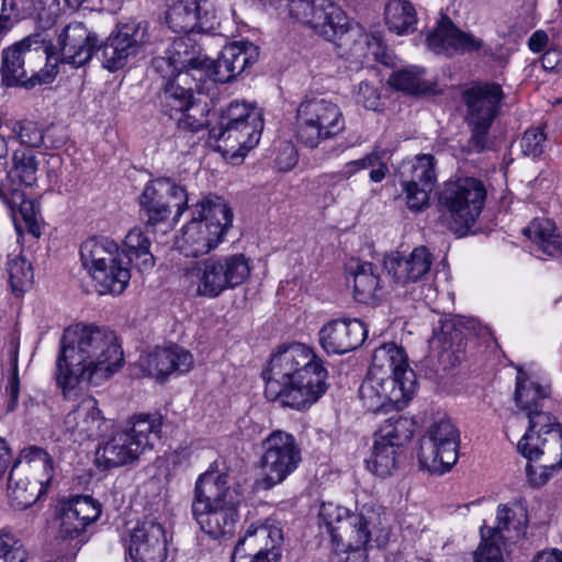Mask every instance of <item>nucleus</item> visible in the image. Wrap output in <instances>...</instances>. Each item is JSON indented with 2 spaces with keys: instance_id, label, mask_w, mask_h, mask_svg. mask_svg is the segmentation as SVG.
<instances>
[{
  "instance_id": "59",
  "label": "nucleus",
  "mask_w": 562,
  "mask_h": 562,
  "mask_svg": "<svg viewBox=\"0 0 562 562\" xmlns=\"http://www.w3.org/2000/svg\"><path fill=\"white\" fill-rule=\"evenodd\" d=\"M297 162V154L293 145L285 143L279 148L276 166L280 171H289Z\"/></svg>"
},
{
  "instance_id": "31",
  "label": "nucleus",
  "mask_w": 562,
  "mask_h": 562,
  "mask_svg": "<svg viewBox=\"0 0 562 562\" xmlns=\"http://www.w3.org/2000/svg\"><path fill=\"white\" fill-rule=\"evenodd\" d=\"M462 98L467 106L465 120L493 123L499 112L504 92L499 85L486 82L467 89Z\"/></svg>"
},
{
  "instance_id": "30",
  "label": "nucleus",
  "mask_w": 562,
  "mask_h": 562,
  "mask_svg": "<svg viewBox=\"0 0 562 562\" xmlns=\"http://www.w3.org/2000/svg\"><path fill=\"white\" fill-rule=\"evenodd\" d=\"M211 5L205 0H179L166 12L165 20L175 33L206 32L213 27Z\"/></svg>"
},
{
  "instance_id": "54",
  "label": "nucleus",
  "mask_w": 562,
  "mask_h": 562,
  "mask_svg": "<svg viewBox=\"0 0 562 562\" xmlns=\"http://www.w3.org/2000/svg\"><path fill=\"white\" fill-rule=\"evenodd\" d=\"M29 553L13 536H0V562H25Z\"/></svg>"
},
{
  "instance_id": "62",
  "label": "nucleus",
  "mask_w": 562,
  "mask_h": 562,
  "mask_svg": "<svg viewBox=\"0 0 562 562\" xmlns=\"http://www.w3.org/2000/svg\"><path fill=\"white\" fill-rule=\"evenodd\" d=\"M376 162H374V167H369L370 169V180L374 183L381 182L389 172V168L385 162H383L382 157L379 153H376Z\"/></svg>"
},
{
  "instance_id": "4",
  "label": "nucleus",
  "mask_w": 562,
  "mask_h": 562,
  "mask_svg": "<svg viewBox=\"0 0 562 562\" xmlns=\"http://www.w3.org/2000/svg\"><path fill=\"white\" fill-rule=\"evenodd\" d=\"M319 526L330 536L333 549L359 547L376 533L379 543L386 538L385 517L381 506L361 505L357 513L334 503H323L318 513Z\"/></svg>"
},
{
  "instance_id": "34",
  "label": "nucleus",
  "mask_w": 562,
  "mask_h": 562,
  "mask_svg": "<svg viewBox=\"0 0 562 562\" xmlns=\"http://www.w3.org/2000/svg\"><path fill=\"white\" fill-rule=\"evenodd\" d=\"M282 540L283 536L280 528L268 524H251L237 541L235 548L244 549L246 552L271 555V560H279L281 558L280 546Z\"/></svg>"
},
{
  "instance_id": "29",
  "label": "nucleus",
  "mask_w": 562,
  "mask_h": 562,
  "mask_svg": "<svg viewBox=\"0 0 562 562\" xmlns=\"http://www.w3.org/2000/svg\"><path fill=\"white\" fill-rule=\"evenodd\" d=\"M367 335V326L360 319H334L319 330V342L328 355H344L360 347Z\"/></svg>"
},
{
  "instance_id": "16",
  "label": "nucleus",
  "mask_w": 562,
  "mask_h": 562,
  "mask_svg": "<svg viewBox=\"0 0 562 562\" xmlns=\"http://www.w3.org/2000/svg\"><path fill=\"white\" fill-rule=\"evenodd\" d=\"M261 128L258 113L246 103L233 101L221 112L218 126L211 128L210 135L231 149L249 150L258 144Z\"/></svg>"
},
{
  "instance_id": "6",
  "label": "nucleus",
  "mask_w": 562,
  "mask_h": 562,
  "mask_svg": "<svg viewBox=\"0 0 562 562\" xmlns=\"http://www.w3.org/2000/svg\"><path fill=\"white\" fill-rule=\"evenodd\" d=\"M232 222V210L222 198L203 196L192 206L191 221L182 227L177 247L186 257L206 255L222 243Z\"/></svg>"
},
{
  "instance_id": "19",
  "label": "nucleus",
  "mask_w": 562,
  "mask_h": 562,
  "mask_svg": "<svg viewBox=\"0 0 562 562\" xmlns=\"http://www.w3.org/2000/svg\"><path fill=\"white\" fill-rule=\"evenodd\" d=\"M140 216L146 226L165 222L171 207H177L176 217L188 209V193L184 187L169 178H158L146 184L139 196Z\"/></svg>"
},
{
  "instance_id": "23",
  "label": "nucleus",
  "mask_w": 562,
  "mask_h": 562,
  "mask_svg": "<svg viewBox=\"0 0 562 562\" xmlns=\"http://www.w3.org/2000/svg\"><path fill=\"white\" fill-rule=\"evenodd\" d=\"M414 392L403 385H397L396 380L379 378L368 372L366 380L359 389V396L363 406L371 412L397 409L406 406Z\"/></svg>"
},
{
  "instance_id": "38",
  "label": "nucleus",
  "mask_w": 562,
  "mask_h": 562,
  "mask_svg": "<svg viewBox=\"0 0 562 562\" xmlns=\"http://www.w3.org/2000/svg\"><path fill=\"white\" fill-rule=\"evenodd\" d=\"M551 395L549 384L540 382L527 376L525 372L518 370L516 378L515 402L517 406L526 412L543 408L544 401Z\"/></svg>"
},
{
  "instance_id": "10",
  "label": "nucleus",
  "mask_w": 562,
  "mask_h": 562,
  "mask_svg": "<svg viewBox=\"0 0 562 562\" xmlns=\"http://www.w3.org/2000/svg\"><path fill=\"white\" fill-rule=\"evenodd\" d=\"M249 274L250 266L243 254L211 257L188 269L191 281L196 283V294L211 299L243 284Z\"/></svg>"
},
{
  "instance_id": "33",
  "label": "nucleus",
  "mask_w": 562,
  "mask_h": 562,
  "mask_svg": "<svg viewBox=\"0 0 562 562\" xmlns=\"http://www.w3.org/2000/svg\"><path fill=\"white\" fill-rule=\"evenodd\" d=\"M40 35H30L4 48L1 53V78L8 87L30 86L33 87L38 80L32 77L25 81L26 70L24 68V56L31 52L33 45L40 44Z\"/></svg>"
},
{
  "instance_id": "46",
  "label": "nucleus",
  "mask_w": 562,
  "mask_h": 562,
  "mask_svg": "<svg viewBox=\"0 0 562 562\" xmlns=\"http://www.w3.org/2000/svg\"><path fill=\"white\" fill-rule=\"evenodd\" d=\"M414 431V420L396 414L380 425L374 434V438L402 449V447L412 439Z\"/></svg>"
},
{
  "instance_id": "47",
  "label": "nucleus",
  "mask_w": 562,
  "mask_h": 562,
  "mask_svg": "<svg viewBox=\"0 0 562 562\" xmlns=\"http://www.w3.org/2000/svg\"><path fill=\"white\" fill-rule=\"evenodd\" d=\"M401 449L392 443L374 438L371 457L367 460L368 469L380 477L393 474L397 469Z\"/></svg>"
},
{
  "instance_id": "9",
  "label": "nucleus",
  "mask_w": 562,
  "mask_h": 562,
  "mask_svg": "<svg viewBox=\"0 0 562 562\" xmlns=\"http://www.w3.org/2000/svg\"><path fill=\"white\" fill-rule=\"evenodd\" d=\"M485 199V187L475 178L448 181L438 198L441 218L453 234L464 236L479 218Z\"/></svg>"
},
{
  "instance_id": "60",
  "label": "nucleus",
  "mask_w": 562,
  "mask_h": 562,
  "mask_svg": "<svg viewBox=\"0 0 562 562\" xmlns=\"http://www.w3.org/2000/svg\"><path fill=\"white\" fill-rule=\"evenodd\" d=\"M271 555L257 554L256 552H246L244 549L234 548L232 552V562H278L271 560Z\"/></svg>"
},
{
  "instance_id": "24",
  "label": "nucleus",
  "mask_w": 562,
  "mask_h": 562,
  "mask_svg": "<svg viewBox=\"0 0 562 562\" xmlns=\"http://www.w3.org/2000/svg\"><path fill=\"white\" fill-rule=\"evenodd\" d=\"M64 426L70 440L78 443L98 439L108 430L106 419L99 408L98 401L92 396L83 397L66 415Z\"/></svg>"
},
{
  "instance_id": "42",
  "label": "nucleus",
  "mask_w": 562,
  "mask_h": 562,
  "mask_svg": "<svg viewBox=\"0 0 562 562\" xmlns=\"http://www.w3.org/2000/svg\"><path fill=\"white\" fill-rule=\"evenodd\" d=\"M544 254L559 256L561 250L560 235L557 233L554 223L548 218L533 220L522 231Z\"/></svg>"
},
{
  "instance_id": "61",
  "label": "nucleus",
  "mask_w": 562,
  "mask_h": 562,
  "mask_svg": "<svg viewBox=\"0 0 562 562\" xmlns=\"http://www.w3.org/2000/svg\"><path fill=\"white\" fill-rule=\"evenodd\" d=\"M366 43L370 54H372L376 60L383 61L385 44L382 37L378 34L366 35Z\"/></svg>"
},
{
  "instance_id": "37",
  "label": "nucleus",
  "mask_w": 562,
  "mask_h": 562,
  "mask_svg": "<svg viewBox=\"0 0 562 562\" xmlns=\"http://www.w3.org/2000/svg\"><path fill=\"white\" fill-rule=\"evenodd\" d=\"M172 78L167 80L161 92L159 101L164 111L170 116L173 112L178 113L192 104L196 98L193 95L192 87H186L188 81L187 75H170Z\"/></svg>"
},
{
  "instance_id": "63",
  "label": "nucleus",
  "mask_w": 562,
  "mask_h": 562,
  "mask_svg": "<svg viewBox=\"0 0 562 562\" xmlns=\"http://www.w3.org/2000/svg\"><path fill=\"white\" fill-rule=\"evenodd\" d=\"M548 42V35L543 31H536L529 38L528 45L529 48L538 53L542 50Z\"/></svg>"
},
{
  "instance_id": "18",
  "label": "nucleus",
  "mask_w": 562,
  "mask_h": 562,
  "mask_svg": "<svg viewBox=\"0 0 562 562\" xmlns=\"http://www.w3.org/2000/svg\"><path fill=\"white\" fill-rule=\"evenodd\" d=\"M286 7L293 19L308 25L329 42L351 27L346 12L333 0H288Z\"/></svg>"
},
{
  "instance_id": "5",
  "label": "nucleus",
  "mask_w": 562,
  "mask_h": 562,
  "mask_svg": "<svg viewBox=\"0 0 562 562\" xmlns=\"http://www.w3.org/2000/svg\"><path fill=\"white\" fill-rule=\"evenodd\" d=\"M526 416L529 425L517 449L529 461L542 460L539 476L531 465L526 469L529 481L533 485H542L562 468V426L542 408L529 411Z\"/></svg>"
},
{
  "instance_id": "64",
  "label": "nucleus",
  "mask_w": 562,
  "mask_h": 562,
  "mask_svg": "<svg viewBox=\"0 0 562 562\" xmlns=\"http://www.w3.org/2000/svg\"><path fill=\"white\" fill-rule=\"evenodd\" d=\"M531 562H562V552L554 549L538 553Z\"/></svg>"
},
{
  "instance_id": "21",
  "label": "nucleus",
  "mask_w": 562,
  "mask_h": 562,
  "mask_svg": "<svg viewBox=\"0 0 562 562\" xmlns=\"http://www.w3.org/2000/svg\"><path fill=\"white\" fill-rule=\"evenodd\" d=\"M128 562H166L168 539L165 527L155 518L138 521L130 532Z\"/></svg>"
},
{
  "instance_id": "27",
  "label": "nucleus",
  "mask_w": 562,
  "mask_h": 562,
  "mask_svg": "<svg viewBox=\"0 0 562 562\" xmlns=\"http://www.w3.org/2000/svg\"><path fill=\"white\" fill-rule=\"evenodd\" d=\"M408 359L403 348L394 342L383 344L376 348L372 356L369 373L379 378L394 379L397 385L415 392L416 375L408 367Z\"/></svg>"
},
{
  "instance_id": "55",
  "label": "nucleus",
  "mask_w": 562,
  "mask_h": 562,
  "mask_svg": "<svg viewBox=\"0 0 562 562\" xmlns=\"http://www.w3.org/2000/svg\"><path fill=\"white\" fill-rule=\"evenodd\" d=\"M13 131L22 145L29 147H40L44 143L43 130L35 122H20L14 126Z\"/></svg>"
},
{
  "instance_id": "14",
  "label": "nucleus",
  "mask_w": 562,
  "mask_h": 562,
  "mask_svg": "<svg viewBox=\"0 0 562 562\" xmlns=\"http://www.w3.org/2000/svg\"><path fill=\"white\" fill-rule=\"evenodd\" d=\"M262 454L259 468L262 472L260 486L265 490L282 483L299 467L301 449L293 435L272 431L261 443Z\"/></svg>"
},
{
  "instance_id": "57",
  "label": "nucleus",
  "mask_w": 562,
  "mask_h": 562,
  "mask_svg": "<svg viewBox=\"0 0 562 562\" xmlns=\"http://www.w3.org/2000/svg\"><path fill=\"white\" fill-rule=\"evenodd\" d=\"M356 100L366 109L374 110L378 106L379 92L376 88L368 81H361L358 85Z\"/></svg>"
},
{
  "instance_id": "49",
  "label": "nucleus",
  "mask_w": 562,
  "mask_h": 562,
  "mask_svg": "<svg viewBox=\"0 0 562 562\" xmlns=\"http://www.w3.org/2000/svg\"><path fill=\"white\" fill-rule=\"evenodd\" d=\"M390 85L412 94H424L432 91L431 83L425 78V69L409 66L400 69L390 77Z\"/></svg>"
},
{
  "instance_id": "20",
  "label": "nucleus",
  "mask_w": 562,
  "mask_h": 562,
  "mask_svg": "<svg viewBox=\"0 0 562 562\" xmlns=\"http://www.w3.org/2000/svg\"><path fill=\"white\" fill-rule=\"evenodd\" d=\"M397 177L408 209L420 211L428 205L429 193L437 184L436 159L430 154H423L404 160Z\"/></svg>"
},
{
  "instance_id": "12",
  "label": "nucleus",
  "mask_w": 562,
  "mask_h": 562,
  "mask_svg": "<svg viewBox=\"0 0 562 562\" xmlns=\"http://www.w3.org/2000/svg\"><path fill=\"white\" fill-rule=\"evenodd\" d=\"M527 525V508L521 502L498 505L496 525L481 527L482 542L474 553V562H504L501 546L520 539Z\"/></svg>"
},
{
  "instance_id": "58",
  "label": "nucleus",
  "mask_w": 562,
  "mask_h": 562,
  "mask_svg": "<svg viewBox=\"0 0 562 562\" xmlns=\"http://www.w3.org/2000/svg\"><path fill=\"white\" fill-rule=\"evenodd\" d=\"M9 154V147L5 138L0 135V200L5 198L9 194V191L11 189H14L15 187H12L10 182L5 180L7 176V157Z\"/></svg>"
},
{
  "instance_id": "56",
  "label": "nucleus",
  "mask_w": 562,
  "mask_h": 562,
  "mask_svg": "<svg viewBox=\"0 0 562 562\" xmlns=\"http://www.w3.org/2000/svg\"><path fill=\"white\" fill-rule=\"evenodd\" d=\"M389 540V530L386 529V538L383 542L379 543L376 540V533L370 536L366 543L360 544L359 547L350 546L345 547L344 549H333L336 553H347L345 562H368V549H371L373 546L381 548L386 544Z\"/></svg>"
},
{
  "instance_id": "39",
  "label": "nucleus",
  "mask_w": 562,
  "mask_h": 562,
  "mask_svg": "<svg viewBox=\"0 0 562 562\" xmlns=\"http://www.w3.org/2000/svg\"><path fill=\"white\" fill-rule=\"evenodd\" d=\"M150 241L139 227L132 228L124 239V247L120 250L122 258L133 265L139 272L149 271L155 263L150 250Z\"/></svg>"
},
{
  "instance_id": "8",
  "label": "nucleus",
  "mask_w": 562,
  "mask_h": 562,
  "mask_svg": "<svg viewBox=\"0 0 562 562\" xmlns=\"http://www.w3.org/2000/svg\"><path fill=\"white\" fill-rule=\"evenodd\" d=\"M80 260L99 294L117 295L127 288L131 280L130 263L122 258L113 240L87 239L80 246Z\"/></svg>"
},
{
  "instance_id": "26",
  "label": "nucleus",
  "mask_w": 562,
  "mask_h": 562,
  "mask_svg": "<svg viewBox=\"0 0 562 562\" xmlns=\"http://www.w3.org/2000/svg\"><path fill=\"white\" fill-rule=\"evenodd\" d=\"M258 47L249 42H233L226 45L216 60L210 59L206 77L214 82H229L243 74L258 59Z\"/></svg>"
},
{
  "instance_id": "2",
  "label": "nucleus",
  "mask_w": 562,
  "mask_h": 562,
  "mask_svg": "<svg viewBox=\"0 0 562 562\" xmlns=\"http://www.w3.org/2000/svg\"><path fill=\"white\" fill-rule=\"evenodd\" d=\"M327 376L322 359L311 348L284 346L271 356L263 371L265 395L284 407L303 411L325 394Z\"/></svg>"
},
{
  "instance_id": "7",
  "label": "nucleus",
  "mask_w": 562,
  "mask_h": 562,
  "mask_svg": "<svg viewBox=\"0 0 562 562\" xmlns=\"http://www.w3.org/2000/svg\"><path fill=\"white\" fill-rule=\"evenodd\" d=\"M160 431L159 415H135L124 429L116 431L97 449V467L100 470H110L134 462L145 450L153 448Z\"/></svg>"
},
{
  "instance_id": "36",
  "label": "nucleus",
  "mask_w": 562,
  "mask_h": 562,
  "mask_svg": "<svg viewBox=\"0 0 562 562\" xmlns=\"http://www.w3.org/2000/svg\"><path fill=\"white\" fill-rule=\"evenodd\" d=\"M22 472L43 485L46 491L54 476V462L52 457L42 448L32 446L22 450L16 462Z\"/></svg>"
},
{
  "instance_id": "28",
  "label": "nucleus",
  "mask_w": 562,
  "mask_h": 562,
  "mask_svg": "<svg viewBox=\"0 0 562 562\" xmlns=\"http://www.w3.org/2000/svg\"><path fill=\"white\" fill-rule=\"evenodd\" d=\"M428 47L436 54L452 55L482 52L491 55L492 49L484 42L470 33L458 29L449 19H443L427 36Z\"/></svg>"
},
{
  "instance_id": "35",
  "label": "nucleus",
  "mask_w": 562,
  "mask_h": 562,
  "mask_svg": "<svg viewBox=\"0 0 562 562\" xmlns=\"http://www.w3.org/2000/svg\"><path fill=\"white\" fill-rule=\"evenodd\" d=\"M100 514V506L90 496H77L63 507L60 531L65 537L76 538Z\"/></svg>"
},
{
  "instance_id": "25",
  "label": "nucleus",
  "mask_w": 562,
  "mask_h": 562,
  "mask_svg": "<svg viewBox=\"0 0 562 562\" xmlns=\"http://www.w3.org/2000/svg\"><path fill=\"white\" fill-rule=\"evenodd\" d=\"M432 261L430 250L418 246L411 252H391L384 258V268L396 284L407 285L424 280L430 272Z\"/></svg>"
},
{
  "instance_id": "32",
  "label": "nucleus",
  "mask_w": 562,
  "mask_h": 562,
  "mask_svg": "<svg viewBox=\"0 0 562 562\" xmlns=\"http://www.w3.org/2000/svg\"><path fill=\"white\" fill-rule=\"evenodd\" d=\"M142 366L148 375L165 379L172 373H187L193 367V356L184 348L170 345L164 348H157L148 353L143 360Z\"/></svg>"
},
{
  "instance_id": "15",
  "label": "nucleus",
  "mask_w": 562,
  "mask_h": 562,
  "mask_svg": "<svg viewBox=\"0 0 562 562\" xmlns=\"http://www.w3.org/2000/svg\"><path fill=\"white\" fill-rule=\"evenodd\" d=\"M460 432L450 418L430 424L420 439L418 459L422 468L434 473L449 471L458 461Z\"/></svg>"
},
{
  "instance_id": "53",
  "label": "nucleus",
  "mask_w": 562,
  "mask_h": 562,
  "mask_svg": "<svg viewBox=\"0 0 562 562\" xmlns=\"http://www.w3.org/2000/svg\"><path fill=\"white\" fill-rule=\"evenodd\" d=\"M519 145L524 156L533 159L540 157L547 148V135L543 127L528 128L522 134Z\"/></svg>"
},
{
  "instance_id": "51",
  "label": "nucleus",
  "mask_w": 562,
  "mask_h": 562,
  "mask_svg": "<svg viewBox=\"0 0 562 562\" xmlns=\"http://www.w3.org/2000/svg\"><path fill=\"white\" fill-rule=\"evenodd\" d=\"M7 271L12 291L20 295L31 288L33 283V269L31 263L22 256L9 258Z\"/></svg>"
},
{
  "instance_id": "50",
  "label": "nucleus",
  "mask_w": 562,
  "mask_h": 562,
  "mask_svg": "<svg viewBox=\"0 0 562 562\" xmlns=\"http://www.w3.org/2000/svg\"><path fill=\"white\" fill-rule=\"evenodd\" d=\"M177 127L182 132L198 133L210 125V106L206 101L195 100L187 109L179 112Z\"/></svg>"
},
{
  "instance_id": "48",
  "label": "nucleus",
  "mask_w": 562,
  "mask_h": 562,
  "mask_svg": "<svg viewBox=\"0 0 562 562\" xmlns=\"http://www.w3.org/2000/svg\"><path fill=\"white\" fill-rule=\"evenodd\" d=\"M10 210L15 218L19 213L25 223L27 231L35 237L41 235L40 224L37 222V210L33 200L26 199L25 194L18 187L11 189L9 194L1 200Z\"/></svg>"
},
{
  "instance_id": "52",
  "label": "nucleus",
  "mask_w": 562,
  "mask_h": 562,
  "mask_svg": "<svg viewBox=\"0 0 562 562\" xmlns=\"http://www.w3.org/2000/svg\"><path fill=\"white\" fill-rule=\"evenodd\" d=\"M471 135L467 143L462 145V151L465 154H479L488 148V134L493 123L491 122H474L465 120Z\"/></svg>"
},
{
  "instance_id": "43",
  "label": "nucleus",
  "mask_w": 562,
  "mask_h": 562,
  "mask_svg": "<svg viewBox=\"0 0 562 562\" xmlns=\"http://www.w3.org/2000/svg\"><path fill=\"white\" fill-rule=\"evenodd\" d=\"M38 161L31 149H16L12 156V167L7 171L5 180L16 187H31L37 181Z\"/></svg>"
},
{
  "instance_id": "11",
  "label": "nucleus",
  "mask_w": 562,
  "mask_h": 562,
  "mask_svg": "<svg viewBox=\"0 0 562 562\" xmlns=\"http://www.w3.org/2000/svg\"><path fill=\"white\" fill-rule=\"evenodd\" d=\"M345 117L340 108L326 99H310L301 102L296 110L295 137L308 148L339 135L345 130Z\"/></svg>"
},
{
  "instance_id": "3",
  "label": "nucleus",
  "mask_w": 562,
  "mask_h": 562,
  "mask_svg": "<svg viewBox=\"0 0 562 562\" xmlns=\"http://www.w3.org/2000/svg\"><path fill=\"white\" fill-rule=\"evenodd\" d=\"M239 503L227 473H217L211 468L196 480L192 516L204 533L213 539H225L236 529Z\"/></svg>"
},
{
  "instance_id": "40",
  "label": "nucleus",
  "mask_w": 562,
  "mask_h": 562,
  "mask_svg": "<svg viewBox=\"0 0 562 562\" xmlns=\"http://www.w3.org/2000/svg\"><path fill=\"white\" fill-rule=\"evenodd\" d=\"M8 481L11 497L22 508L33 505L46 493L43 485L35 482L31 475L22 472V469L16 463L11 469Z\"/></svg>"
},
{
  "instance_id": "13",
  "label": "nucleus",
  "mask_w": 562,
  "mask_h": 562,
  "mask_svg": "<svg viewBox=\"0 0 562 562\" xmlns=\"http://www.w3.org/2000/svg\"><path fill=\"white\" fill-rule=\"evenodd\" d=\"M150 25L145 20L119 23L97 53L102 66L110 71L123 68L131 58L144 54L151 45Z\"/></svg>"
},
{
  "instance_id": "45",
  "label": "nucleus",
  "mask_w": 562,
  "mask_h": 562,
  "mask_svg": "<svg viewBox=\"0 0 562 562\" xmlns=\"http://www.w3.org/2000/svg\"><path fill=\"white\" fill-rule=\"evenodd\" d=\"M467 328L461 319L442 317L434 327L430 342L438 345L445 352L460 349L462 341L467 338Z\"/></svg>"
},
{
  "instance_id": "44",
  "label": "nucleus",
  "mask_w": 562,
  "mask_h": 562,
  "mask_svg": "<svg viewBox=\"0 0 562 562\" xmlns=\"http://www.w3.org/2000/svg\"><path fill=\"white\" fill-rule=\"evenodd\" d=\"M384 16L389 29L398 35L412 33L416 29V11L409 1H389L384 9Z\"/></svg>"
},
{
  "instance_id": "22",
  "label": "nucleus",
  "mask_w": 562,
  "mask_h": 562,
  "mask_svg": "<svg viewBox=\"0 0 562 562\" xmlns=\"http://www.w3.org/2000/svg\"><path fill=\"white\" fill-rule=\"evenodd\" d=\"M151 65L164 78L177 74L189 77L190 71H199L201 76H206L210 58L202 54L200 47L190 37L181 36L172 42L165 56L154 58Z\"/></svg>"
},
{
  "instance_id": "41",
  "label": "nucleus",
  "mask_w": 562,
  "mask_h": 562,
  "mask_svg": "<svg viewBox=\"0 0 562 562\" xmlns=\"http://www.w3.org/2000/svg\"><path fill=\"white\" fill-rule=\"evenodd\" d=\"M353 278V297L357 302L371 304L378 297L380 279L378 268L371 262H357L350 268Z\"/></svg>"
},
{
  "instance_id": "17",
  "label": "nucleus",
  "mask_w": 562,
  "mask_h": 562,
  "mask_svg": "<svg viewBox=\"0 0 562 562\" xmlns=\"http://www.w3.org/2000/svg\"><path fill=\"white\" fill-rule=\"evenodd\" d=\"M99 38L97 33L89 30L81 22L67 24L57 38L58 52H53V46H46L47 72L50 79L57 74L58 64L69 65L72 68L86 66L97 52Z\"/></svg>"
},
{
  "instance_id": "1",
  "label": "nucleus",
  "mask_w": 562,
  "mask_h": 562,
  "mask_svg": "<svg viewBox=\"0 0 562 562\" xmlns=\"http://www.w3.org/2000/svg\"><path fill=\"white\" fill-rule=\"evenodd\" d=\"M115 333L104 327L76 324L65 329L56 360V381L65 396L81 382L99 384L123 363Z\"/></svg>"
}]
</instances>
